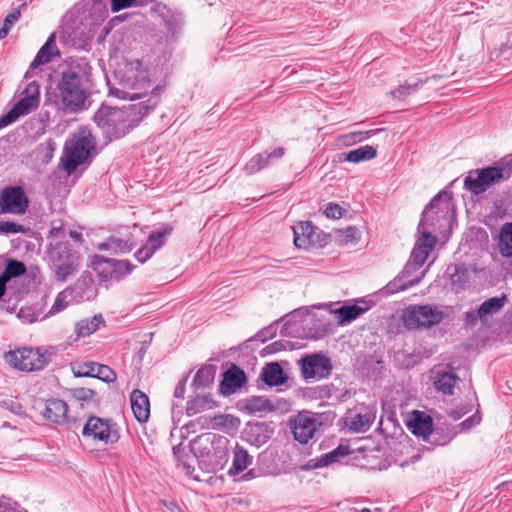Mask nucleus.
<instances>
[{"label": "nucleus", "instance_id": "1", "mask_svg": "<svg viewBox=\"0 0 512 512\" xmlns=\"http://www.w3.org/2000/svg\"><path fill=\"white\" fill-rule=\"evenodd\" d=\"M159 91L158 86L153 87L147 101L125 105L122 108L102 105L93 117L94 122L110 139L120 138L138 125L143 117L157 106Z\"/></svg>", "mask_w": 512, "mask_h": 512}, {"label": "nucleus", "instance_id": "2", "mask_svg": "<svg viewBox=\"0 0 512 512\" xmlns=\"http://www.w3.org/2000/svg\"><path fill=\"white\" fill-rule=\"evenodd\" d=\"M92 68L85 58L72 60L61 72L57 90L63 109L70 113L85 108L91 86Z\"/></svg>", "mask_w": 512, "mask_h": 512}, {"label": "nucleus", "instance_id": "3", "mask_svg": "<svg viewBox=\"0 0 512 512\" xmlns=\"http://www.w3.org/2000/svg\"><path fill=\"white\" fill-rule=\"evenodd\" d=\"M116 85H110L109 94L119 99L134 101L147 95L152 88L147 69L140 60L130 61L114 73Z\"/></svg>", "mask_w": 512, "mask_h": 512}, {"label": "nucleus", "instance_id": "4", "mask_svg": "<svg viewBox=\"0 0 512 512\" xmlns=\"http://www.w3.org/2000/svg\"><path fill=\"white\" fill-rule=\"evenodd\" d=\"M229 443L227 437L207 432L191 442V449L199 460L200 468L215 473L222 470L229 460Z\"/></svg>", "mask_w": 512, "mask_h": 512}, {"label": "nucleus", "instance_id": "5", "mask_svg": "<svg viewBox=\"0 0 512 512\" xmlns=\"http://www.w3.org/2000/svg\"><path fill=\"white\" fill-rule=\"evenodd\" d=\"M96 154L95 137L87 128H81L64 146L60 165L68 174L89 163Z\"/></svg>", "mask_w": 512, "mask_h": 512}, {"label": "nucleus", "instance_id": "6", "mask_svg": "<svg viewBox=\"0 0 512 512\" xmlns=\"http://www.w3.org/2000/svg\"><path fill=\"white\" fill-rule=\"evenodd\" d=\"M47 255L57 281H66L79 268L80 254L71 248L69 242L51 243Z\"/></svg>", "mask_w": 512, "mask_h": 512}, {"label": "nucleus", "instance_id": "7", "mask_svg": "<svg viewBox=\"0 0 512 512\" xmlns=\"http://www.w3.org/2000/svg\"><path fill=\"white\" fill-rule=\"evenodd\" d=\"M445 313L435 305H410L402 314L403 324L408 329L431 328L444 319Z\"/></svg>", "mask_w": 512, "mask_h": 512}, {"label": "nucleus", "instance_id": "8", "mask_svg": "<svg viewBox=\"0 0 512 512\" xmlns=\"http://www.w3.org/2000/svg\"><path fill=\"white\" fill-rule=\"evenodd\" d=\"M504 179V168L500 166H486L470 170L464 178V188L473 195L486 192L493 185Z\"/></svg>", "mask_w": 512, "mask_h": 512}, {"label": "nucleus", "instance_id": "9", "mask_svg": "<svg viewBox=\"0 0 512 512\" xmlns=\"http://www.w3.org/2000/svg\"><path fill=\"white\" fill-rule=\"evenodd\" d=\"M6 362L21 371L31 372L45 368L50 362V355L40 348H20L5 355Z\"/></svg>", "mask_w": 512, "mask_h": 512}, {"label": "nucleus", "instance_id": "10", "mask_svg": "<svg viewBox=\"0 0 512 512\" xmlns=\"http://www.w3.org/2000/svg\"><path fill=\"white\" fill-rule=\"evenodd\" d=\"M452 196L449 191L439 192L423 211L421 222L431 228H439L443 221H447L453 212Z\"/></svg>", "mask_w": 512, "mask_h": 512}, {"label": "nucleus", "instance_id": "11", "mask_svg": "<svg viewBox=\"0 0 512 512\" xmlns=\"http://www.w3.org/2000/svg\"><path fill=\"white\" fill-rule=\"evenodd\" d=\"M24 92L26 95L15 103L6 114L0 117V129L12 124L20 116L28 114L33 108L38 106L39 85L36 82H32Z\"/></svg>", "mask_w": 512, "mask_h": 512}, {"label": "nucleus", "instance_id": "12", "mask_svg": "<svg viewBox=\"0 0 512 512\" xmlns=\"http://www.w3.org/2000/svg\"><path fill=\"white\" fill-rule=\"evenodd\" d=\"M29 203V198L22 187H6L0 194V213L23 215L26 213Z\"/></svg>", "mask_w": 512, "mask_h": 512}, {"label": "nucleus", "instance_id": "13", "mask_svg": "<svg viewBox=\"0 0 512 512\" xmlns=\"http://www.w3.org/2000/svg\"><path fill=\"white\" fill-rule=\"evenodd\" d=\"M320 417L311 412H301L292 421V432L296 441L307 444L321 426Z\"/></svg>", "mask_w": 512, "mask_h": 512}, {"label": "nucleus", "instance_id": "14", "mask_svg": "<svg viewBox=\"0 0 512 512\" xmlns=\"http://www.w3.org/2000/svg\"><path fill=\"white\" fill-rule=\"evenodd\" d=\"M305 379H322L330 375L332 364L330 359L321 354L308 355L299 361Z\"/></svg>", "mask_w": 512, "mask_h": 512}, {"label": "nucleus", "instance_id": "15", "mask_svg": "<svg viewBox=\"0 0 512 512\" xmlns=\"http://www.w3.org/2000/svg\"><path fill=\"white\" fill-rule=\"evenodd\" d=\"M173 229L170 225L166 224L161 229L153 231L144 246L135 252V257L140 263L146 262L152 255L160 249L167 236L172 233Z\"/></svg>", "mask_w": 512, "mask_h": 512}, {"label": "nucleus", "instance_id": "16", "mask_svg": "<svg viewBox=\"0 0 512 512\" xmlns=\"http://www.w3.org/2000/svg\"><path fill=\"white\" fill-rule=\"evenodd\" d=\"M82 435L93 440L103 441L105 443L114 442L109 423L99 417L91 416L82 429Z\"/></svg>", "mask_w": 512, "mask_h": 512}, {"label": "nucleus", "instance_id": "17", "mask_svg": "<svg viewBox=\"0 0 512 512\" xmlns=\"http://www.w3.org/2000/svg\"><path fill=\"white\" fill-rule=\"evenodd\" d=\"M284 154L283 147H277L271 152L256 154L245 164L244 171L247 175L255 174L266 168L271 162L281 159Z\"/></svg>", "mask_w": 512, "mask_h": 512}, {"label": "nucleus", "instance_id": "18", "mask_svg": "<svg viewBox=\"0 0 512 512\" xmlns=\"http://www.w3.org/2000/svg\"><path fill=\"white\" fill-rule=\"evenodd\" d=\"M130 234L121 236L120 234L110 235L104 242L98 244L100 251H109L111 254H125L133 249Z\"/></svg>", "mask_w": 512, "mask_h": 512}, {"label": "nucleus", "instance_id": "19", "mask_svg": "<svg viewBox=\"0 0 512 512\" xmlns=\"http://www.w3.org/2000/svg\"><path fill=\"white\" fill-rule=\"evenodd\" d=\"M407 426L409 430L416 436H421L424 439L433 431V421L431 416L421 411H413Z\"/></svg>", "mask_w": 512, "mask_h": 512}, {"label": "nucleus", "instance_id": "20", "mask_svg": "<svg viewBox=\"0 0 512 512\" xmlns=\"http://www.w3.org/2000/svg\"><path fill=\"white\" fill-rule=\"evenodd\" d=\"M223 376L220 389L224 395L233 394L238 388H241L247 380L244 371L236 366L228 369Z\"/></svg>", "mask_w": 512, "mask_h": 512}, {"label": "nucleus", "instance_id": "21", "mask_svg": "<svg viewBox=\"0 0 512 512\" xmlns=\"http://www.w3.org/2000/svg\"><path fill=\"white\" fill-rule=\"evenodd\" d=\"M130 400L135 418L140 423L146 422L150 415V402L148 396L139 389H135L131 393Z\"/></svg>", "mask_w": 512, "mask_h": 512}, {"label": "nucleus", "instance_id": "22", "mask_svg": "<svg viewBox=\"0 0 512 512\" xmlns=\"http://www.w3.org/2000/svg\"><path fill=\"white\" fill-rule=\"evenodd\" d=\"M315 229L311 222H299L293 226L295 246L300 249H306L314 244Z\"/></svg>", "mask_w": 512, "mask_h": 512}, {"label": "nucleus", "instance_id": "23", "mask_svg": "<svg viewBox=\"0 0 512 512\" xmlns=\"http://www.w3.org/2000/svg\"><path fill=\"white\" fill-rule=\"evenodd\" d=\"M68 406L61 399H50L46 403L44 417L56 424H64L67 421Z\"/></svg>", "mask_w": 512, "mask_h": 512}, {"label": "nucleus", "instance_id": "24", "mask_svg": "<svg viewBox=\"0 0 512 512\" xmlns=\"http://www.w3.org/2000/svg\"><path fill=\"white\" fill-rule=\"evenodd\" d=\"M260 378L268 386H280L287 382L288 377L285 375L283 368L278 362L266 364L260 374Z\"/></svg>", "mask_w": 512, "mask_h": 512}, {"label": "nucleus", "instance_id": "25", "mask_svg": "<svg viewBox=\"0 0 512 512\" xmlns=\"http://www.w3.org/2000/svg\"><path fill=\"white\" fill-rule=\"evenodd\" d=\"M55 34H51L45 44L40 48L36 57L32 61L30 68L35 69L40 65L49 63L54 56L59 55V50L55 42Z\"/></svg>", "mask_w": 512, "mask_h": 512}, {"label": "nucleus", "instance_id": "26", "mask_svg": "<svg viewBox=\"0 0 512 512\" xmlns=\"http://www.w3.org/2000/svg\"><path fill=\"white\" fill-rule=\"evenodd\" d=\"M362 303L364 306L359 304L343 305L335 309L333 313L337 316L339 323H350L369 309L366 301H362Z\"/></svg>", "mask_w": 512, "mask_h": 512}, {"label": "nucleus", "instance_id": "27", "mask_svg": "<svg viewBox=\"0 0 512 512\" xmlns=\"http://www.w3.org/2000/svg\"><path fill=\"white\" fill-rule=\"evenodd\" d=\"M157 11L163 18L167 28V37L175 40L180 33L182 27V19L180 16L172 14L165 6H158Z\"/></svg>", "mask_w": 512, "mask_h": 512}, {"label": "nucleus", "instance_id": "28", "mask_svg": "<svg viewBox=\"0 0 512 512\" xmlns=\"http://www.w3.org/2000/svg\"><path fill=\"white\" fill-rule=\"evenodd\" d=\"M377 150L371 145L360 146L340 155V159L352 163L372 160L376 157Z\"/></svg>", "mask_w": 512, "mask_h": 512}, {"label": "nucleus", "instance_id": "29", "mask_svg": "<svg viewBox=\"0 0 512 512\" xmlns=\"http://www.w3.org/2000/svg\"><path fill=\"white\" fill-rule=\"evenodd\" d=\"M506 301L505 295L485 300L477 309V316L482 322H485L488 316L498 313L504 307Z\"/></svg>", "mask_w": 512, "mask_h": 512}, {"label": "nucleus", "instance_id": "30", "mask_svg": "<svg viewBox=\"0 0 512 512\" xmlns=\"http://www.w3.org/2000/svg\"><path fill=\"white\" fill-rule=\"evenodd\" d=\"M91 267L98 276L105 281L113 280V276H115V270H113V259L111 258L94 255L91 260Z\"/></svg>", "mask_w": 512, "mask_h": 512}, {"label": "nucleus", "instance_id": "31", "mask_svg": "<svg viewBox=\"0 0 512 512\" xmlns=\"http://www.w3.org/2000/svg\"><path fill=\"white\" fill-rule=\"evenodd\" d=\"M243 407L249 414L266 413L275 409L271 401L263 396H251L245 399Z\"/></svg>", "mask_w": 512, "mask_h": 512}, {"label": "nucleus", "instance_id": "32", "mask_svg": "<svg viewBox=\"0 0 512 512\" xmlns=\"http://www.w3.org/2000/svg\"><path fill=\"white\" fill-rule=\"evenodd\" d=\"M252 462V457L243 447L237 445L234 450L232 466L229 469L230 475H237L244 471Z\"/></svg>", "mask_w": 512, "mask_h": 512}, {"label": "nucleus", "instance_id": "33", "mask_svg": "<svg viewBox=\"0 0 512 512\" xmlns=\"http://www.w3.org/2000/svg\"><path fill=\"white\" fill-rule=\"evenodd\" d=\"M102 315H95L91 319H84L76 323L75 332L78 338L86 337L99 329L100 325H104Z\"/></svg>", "mask_w": 512, "mask_h": 512}, {"label": "nucleus", "instance_id": "34", "mask_svg": "<svg viewBox=\"0 0 512 512\" xmlns=\"http://www.w3.org/2000/svg\"><path fill=\"white\" fill-rule=\"evenodd\" d=\"M458 381L459 377L452 372H439L434 387L444 395H453V389Z\"/></svg>", "mask_w": 512, "mask_h": 512}, {"label": "nucleus", "instance_id": "35", "mask_svg": "<svg viewBox=\"0 0 512 512\" xmlns=\"http://www.w3.org/2000/svg\"><path fill=\"white\" fill-rule=\"evenodd\" d=\"M498 249L500 254L506 258H512V223L502 225L499 233Z\"/></svg>", "mask_w": 512, "mask_h": 512}, {"label": "nucleus", "instance_id": "36", "mask_svg": "<svg viewBox=\"0 0 512 512\" xmlns=\"http://www.w3.org/2000/svg\"><path fill=\"white\" fill-rule=\"evenodd\" d=\"M214 406V401L210 395H199L187 402L186 414L188 416L196 415Z\"/></svg>", "mask_w": 512, "mask_h": 512}, {"label": "nucleus", "instance_id": "37", "mask_svg": "<svg viewBox=\"0 0 512 512\" xmlns=\"http://www.w3.org/2000/svg\"><path fill=\"white\" fill-rule=\"evenodd\" d=\"M430 251L431 249H429V246L426 244H418L415 246L406 268L414 270L419 269L427 260Z\"/></svg>", "mask_w": 512, "mask_h": 512}, {"label": "nucleus", "instance_id": "38", "mask_svg": "<svg viewBox=\"0 0 512 512\" xmlns=\"http://www.w3.org/2000/svg\"><path fill=\"white\" fill-rule=\"evenodd\" d=\"M374 416L369 413H356L350 418L349 428L353 432H365L373 423Z\"/></svg>", "mask_w": 512, "mask_h": 512}, {"label": "nucleus", "instance_id": "39", "mask_svg": "<svg viewBox=\"0 0 512 512\" xmlns=\"http://www.w3.org/2000/svg\"><path fill=\"white\" fill-rule=\"evenodd\" d=\"M214 374H215V370H214L213 366H211V365L203 366L202 368H200L197 371V373L193 379L192 385L196 388L206 387L213 382Z\"/></svg>", "mask_w": 512, "mask_h": 512}, {"label": "nucleus", "instance_id": "40", "mask_svg": "<svg viewBox=\"0 0 512 512\" xmlns=\"http://www.w3.org/2000/svg\"><path fill=\"white\" fill-rule=\"evenodd\" d=\"M338 457L339 455L337 454V451L332 450L331 452L322 455L319 459L310 460L307 466L303 467L302 469L324 467L336 462Z\"/></svg>", "mask_w": 512, "mask_h": 512}, {"label": "nucleus", "instance_id": "41", "mask_svg": "<svg viewBox=\"0 0 512 512\" xmlns=\"http://www.w3.org/2000/svg\"><path fill=\"white\" fill-rule=\"evenodd\" d=\"M134 269V265L131 264L128 260H116L113 259V270H115V276H113L114 280H121L127 274L131 273Z\"/></svg>", "mask_w": 512, "mask_h": 512}, {"label": "nucleus", "instance_id": "42", "mask_svg": "<svg viewBox=\"0 0 512 512\" xmlns=\"http://www.w3.org/2000/svg\"><path fill=\"white\" fill-rule=\"evenodd\" d=\"M437 228H431L429 225H423L420 221L418 225V233L421 234L420 240L418 244H426L429 246V249L432 250L435 245L436 238L433 236V232L436 231Z\"/></svg>", "mask_w": 512, "mask_h": 512}, {"label": "nucleus", "instance_id": "43", "mask_svg": "<svg viewBox=\"0 0 512 512\" xmlns=\"http://www.w3.org/2000/svg\"><path fill=\"white\" fill-rule=\"evenodd\" d=\"M4 272L13 279L23 275L26 272V267L24 263L18 260L9 259L6 263Z\"/></svg>", "mask_w": 512, "mask_h": 512}, {"label": "nucleus", "instance_id": "44", "mask_svg": "<svg viewBox=\"0 0 512 512\" xmlns=\"http://www.w3.org/2000/svg\"><path fill=\"white\" fill-rule=\"evenodd\" d=\"M91 11L90 14L93 23H100L105 20L108 10L106 8V5L101 1H95L91 5Z\"/></svg>", "mask_w": 512, "mask_h": 512}, {"label": "nucleus", "instance_id": "45", "mask_svg": "<svg viewBox=\"0 0 512 512\" xmlns=\"http://www.w3.org/2000/svg\"><path fill=\"white\" fill-rule=\"evenodd\" d=\"M95 368V378H98L106 383H111L116 380V373L109 366L97 363Z\"/></svg>", "mask_w": 512, "mask_h": 512}, {"label": "nucleus", "instance_id": "46", "mask_svg": "<svg viewBox=\"0 0 512 512\" xmlns=\"http://www.w3.org/2000/svg\"><path fill=\"white\" fill-rule=\"evenodd\" d=\"M26 227L13 221H0V234L11 235L25 233Z\"/></svg>", "mask_w": 512, "mask_h": 512}, {"label": "nucleus", "instance_id": "47", "mask_svg": "<svg viewBox=\"0 0 512 512\" xmlns=\"http://www.w3.org/2000/svg\"><path fill=\"white\" fill-rule=\"evenodd\" d=\"M70 296H71V294L67 291L60 292L57 295L55 302L49 311V314L52 315V314H55V313H58V312L64 310L69 304Z\"/></svg>", "mask_w": 512, "mask_h": 512}, {"label": "nucleus", "instance_id": "48", "mask_svg": "<svg viewBox=\"0 0 512 512\" xmlns=\"http://www.w3.org/2000/svg\"><path fill=\"white\" fill-rule=\"evenodd\" d=\"M41 313L33 307H22L18 312V318L26 323H33L37 321Z\"/></svg>", "mask_w": 512, "mask_h": 512}, {"label": "nucleus", "instance_id": "49", "mask_svg": "<svg viewBox=\"0 0 512 512\" xmlns=\"http://www.w3.org/2000/svg\"><path fill=\"white\" fill-rule=\"evenodd\" d=\"M72 396L81 402H89L94 400L96 392L90 388L79 387L71 390Z\"/></svg>", "mask_w": 512, "mask_h": 512}, {"label": "nucleus", "instance_id": "50", "mask_svg": "<svg viewBox=\"0 0 512 512\" xmlns=\"http://www.w3.org/2000/svg\"><path fill=\"white\" fill-rule=\"evenodd\" d=\"M97 363L89 362L79 365L77 369L73 368L75 377H92L95 378Z\"/></svg>", "mask_w": 512, "mask_h": 512}, {"label": "nucleus", "instance_id": "51", "mask_svg": "<svg viewBox=\"0 0 512 512\" xmlns=\"http://www.w3.org/2000/svg\"><path fill=\"white\" fill-rule=\"evenodd\" d=\"M344 212L345 210L336 203H329L324 210L325 216L331 219L341 218Z\"/></svg>", "mask_w": 512, "mask_h": 512}, {"label": "nucleus", "instance_id": "52", "mask_svg": "<svg viewBox=\"0 0 512 512\" xmlns=\"http://www.w3.org/2000/svg\"><path fill=\"white\" fill-rule=\"evenodd\" d=\"M467 274L468 271L466 268L457 266L455 268V272L451 276V280L453 284L463 285L467 282Z\"/></svg>", "mask_w": 512, "mask_h": 512}, {"label": "nucleus", "instance_id": "53", "mask_svg": "<svg viewBox=\"0 0 512 512\" xmlns=\"http://www.w3.org/2000/svg\"><path fill=\"white\" fill-rule=\"evenodd\" d=\"M111 1V11L119 12L123 9L133 7L137 0H110Z\"/></svg>", "mask_w": 512, "mask_h": 512}, {"label": "nucleus", "instance_id": "54", "mask_svg": "<svg viewBox=\"0 0 512 512\" xmlns=\"http://www.w3.org/2000/svg\"><path fill=\"white\" fill-rule=\"evenodd\" d=\"M360 231L354 227L349 226L344 231V239L346 242H354L360 239Z\"/></svg>", "mask_w": 512, "mask_h": 512}, {"label": "nucleus", "instance_id": "55", "mask_svg": "<svg viewBox=\"0 0 512 512\" xmlns=\"http://www.w3.org/2000/svg\"><path fill=\"white\" fill-rule=\"evenodd\" d=\"M368 137V132H352L344 136V142L346 144H353Z\"/></svg>", "mask_w": 512, "mask_h": 512}, {"label": "nucleus", "instance_id": "56", "mask_svg": "<svg viewBox=\"0 0 512 512\" xmlns=\"http://www.w3.org/2000/svg\"><path fill=\"white\" fill-rule=\"evenodd\" d=\"M26 5V2L22 3L18 8H15L11 13H9L4 20L11 25L16 23L20 18L21 8L26 7Z\"/></svg>", "mask_w": 512, "mask_h": 512}, {"label": "nucleus", "instance_id": "57", "mask_svg": "<svg viewBox=\"0 0 512 512\" xmlns=\"http://www.w3.org/2000/svg\"><path fill=\"white\" fill-rule=\"evenodd\" d=\"M272 330H273V328L271 326L267 327L265 329H262L254 336L255 340H258L261 342L267 341L269 338L272 337V334H273Z\"/></svg>", "mask_w": 512, "mask_h": 512}, {"label": "nucleus", "instance_id": "58", "mask_svg": "<svg viewBox=\"0 0 512 512\" xmlns=\"http://www.w3.org/2000/svg\"><path fill=\"white\" fill-rule=\"evenodd\" d=\"M11 279L12 278L8 274H6V272H4V271L0 274V299H2L3 296L5 295L7 283Z\"/></svg>", "mask_w": 512, "mask_h": 512}, {"label": "nucleus", "instance_id": "59", "mask_svg": "<svg viewBox=\"0 0 512 512\" xmlns=\"http://www.w3.org/2000/svg\"><path fill=\"white\" fill-rule=\"evenodd\" d=\"M234 418L232 416L226 415V416H219L215 417L214 421L217 426H226L227 423H232Z\"/></svg>", "mask_w": 512, "mask_h": 512}, {"label": "nucleus", "instance_id": "60", "mask_svg": "<svg viewBox=\"0 0 512 512\" xmlns=\"http://www.w3.org/2000/svg\"><path fill=\"white\" fill-rule=\"evenodd\" d=\"M185 382H186V380L184 379V380L180 381L179 384L176 386L175 391H174V396L176 398H180V399L184 398Z\"/></svg>", "mask_w": 512, "mask_h": 512}, {"label": "nucleus", "instance_id": "61", "mask_svg": "<svg viewBox=\"0 0 512 512\" xmlns=\"http://www.w3.org/2000/svg\"><path fill=\"white\" fill-rule=\"evenodd\" d=\"M411 92H410V87H399L397 88L396 90H394L392 92L393 96L394 97H397V98H400L402 96H406V95H409Z\"/></svg>", "mask_w": 512, "mask_h": 512}, {"label": "nucleus", "instance_id": "62", "mask_svg": "<svg viewBox=\"0 0 512 512\" xmlns=\"http://www.w3.org/2000/svg\"><path fill=\"white\" fill-rule=\"evenodd\" d=\"M183 468H184L185 473H186V475H187V476H189V477H191L192 479L197 480V481H199V480H200L199 475H198V474H194V471H195V468H194V467H192V466H190V465H188V464H184V465H183Z\"/></svg>", "mask_w": 512, "mask_h": 512}, {"label": "nucleus", "instance_id": "63", "mask_svg": "<svg viewBox=\"0 0 512 512\" xmlns=\"http://www.w3.org/2000/svg\"><path fill=\"white\" fill-rule=\"evenodd\" d=\"M128 16L129 15L127 13L115 16L113 19H111V23L115 24V23H118V22H123V21H125L128 18Z\"/></svg>", "mask_w": 512, "mask_h": 512}, {"label": "nucleus", "instance_id": "64", "mask_svg": "<svg viewBox=\"0 0 512 512\" xmlns=\"http://www.w3.org/2000/svg\"><path fill=\"white\" fill-rule=\"evenodd\" d=\"M334 451H337V454L340 456H345L348 454V449L347 447H343V446H339L337 447L336 449H334Z\"/></svg>", "mask_w": 512, "mask_h": 512}]
</instances>
